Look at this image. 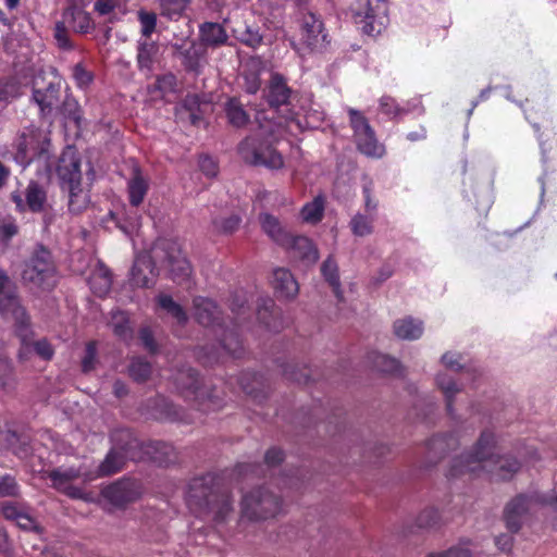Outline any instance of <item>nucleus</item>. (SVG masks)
Masks as SVG:
<instances>
[{
  "mask_svg": "<svg viewBox=\"0 0 557 557\" xmlns=\"http://www.w3.org/2000/svg\"><path fill=\"white\" fill-rule=\"evenodd\" d=\"M156 47L152 44H140L138 49V64L141 69H150Z\"/></svg>",
  "mask_w": 557,
  "mask_h": 557,
  "instance_id": "ea45409f",
  "label": "nucleus"
},
{
  "mask_svg": "<svg viewBox=\"0 0 557 557\" xmlns=\"http://www.w3.org/2000/svg\"><path fill=\"white\" fill-rule=\"evenodd\" d=\"M57 173L63 189L69 191V208L81 212L89 202L88 191L82 187L81 159L76 150L66 148L59 159Z\"/></svg>",
  "mask_w": 557,
  "mask_h": 557,
  "instance_id": "7ed1b4c3",
  "label": "nucleus"
},
{
  "mask_svg": "<svg viewBox=\"0 0 557 557\" xmlns=\"http://www.w3.org/2000/svg\"><path fill=\"white\" fill-rule=\"evenodd\" d=\"M33 98L44 114L50 113L59 103V89L49 84L45 90H34Z\"/></svg>",
  "mask_w": 557,
  "mask_h": 557,
  "instance_id": "5701e85b",
  "label": "nucleus"
},
{
  "mask_svg": "<svg viewBox=\"0 0 557 557\" xmlns=\"http://www.w3.org/2000/svg\"><path fill=\"white\" fill-rule=\"evenodd\" d=\"M325 200L324 197L319 195L311 201L305 203L300 210V218L305 223L317 224L324 214Z\"/></svg>",
  "mask_w": 557,
  "mask_h": 557,
  "instance_id": "393cba45",
  "label": "nucleus"
},
{
  "mask_svg": "<svg viewBox=\"0 0 557 557\" xmlns=\"http://www.w3.org/2000/svg\"><path fill=\"white\" fill-rule=\"evenodd\" d=\"M140 339L147 349H149L151 351L154 350L156 347H154L152 334L148 329H143L140 331Z\"/></svg>",
  "mask_w": 557,
  "mask_h": 557,
  "instance_id": "338daca9",
  "label": "nucleus"
},
{
  "mask_svg": "<svg viewBox=\"0 0 557 557\" xmlns=\"http://www.w3.org/2000/svg\"><path fill=\"white\" fill-rule=\"evenodd\" d=\"M393 329L398 338L407 341L417 339L423 333L422 322L410 317L396 320Z\"/></svg>",
  "mask_w": 557,
  "mask_h": 557,
  "instance_id": "6ab92c4d",
  "label": "nucleus"
},
{
  "mask_svg": "<svg viewBox=\"0 0 557 557\" xmlns=\"http://www.w3.org/2000/svg\"><path fill=\"white\" fill-rule=\"evenodd\" d=\"M20 94V85L15 82H0V102L14 98Z\"/></svg>",
  "mask_w": 557,
  "mask_h": 557,
  "instance_id": "09e8293b",
  "label": "nucleus"
},
{
  "mask_svg": "<svg viewBox=\"0 0 557 557\" xmlns=\"http://www.w3.org/2000/svg\"><path fill=\"white\" fill-rule=\"evenodd\" d=\"M176 381H177V384L180 385V387L183 391L187 389L191 394H195L196 398L199 397V393H198L199 381H198V377H197V373L194 370L187 369L185 371H182L178 374V376L176 377Z\"/></svg>",
  "mask_w": 557,
  "mask_h": 557,
  "instance_id": "473e14b6",
  "label": "nucleus"
},
{
  "mask_svg": "<svg viewBox=\"0 0 557 557\" xmlns=\"http://www.w3.org/2000/svg\"><path fill=\"white\" fill-rule=\"evenodd\" d=\"M0 311L7 319H12L15 322L18 336L21 337L23 345L26 346V341L30 333L28 330V318L17 297L14 295L2 297L0 299Z\"/></svg>",
  "mask_w": 557,
  "mask_h": 557,
  "instance_id": "9b49d317",
  "label": "nucleus"
},
{
  "mask_svg": "<svg viewBox=\"0 0 557 557\" xmlns=\"http://www.w3.org/2000/svg\"><path fill=\"white\" fill-rule=\"evenodd\" d=\"M175 86V77L173 75H164L157 79V88L161 91L172 90Z\"/></svg>",
  "mask_w": 557,
  "mask_h": 557,
  "instance_id": "680f3d73",
  "label": "nucleus"
},
{
  "mask_svg": "<svg viewBox=\"0 0 557 557\" xmlns=\"http://www.w3.org/2000/svg\"><path fill=\"white\" fill-rule=\"evenodd\" d=\"M226 115L232 125L242 127L248 122V115L242 104L236 99H231L226 103Z\"/></svg>",
  "mask_w": 557,
  "mask_h": 557,
  "instance_id": "c85d7f7f",
  "label": "nucleus"
},
{
  "mask_svg": "<svg viewBox=\"0 0 557 557\" xmlns=\"http://www.w3.org/2000/svg\"><path fill=\"white\" fill-rule=\"evenodd\" d=\"M244 87L247 92L255 94L260 87V79L257 74H250L244 76Z\"/></svg>",
  "mask_w": 557,
  "mask_h": 557,
  "instance_id": "052dcab7",
  "label": "nucleus"
},
{
  "mask_svg": "<svg viewBox=\"0 0 557 557\" xmlns=\"http://www.w3.org/2000/svg\"><path fill=\"white\" fill-rule=\"evenodd\" d=\"M281 502L268 491L257 490L243 499V515L249 520H265L281 512Z\"/></svg>",
  "mask_w": 557,
  "mask_h": 557,
  "instance_id": "1a4fd4ad",
  "label": "nucleus"
},
{
  "mask_svg": "<svg viewBox=\"0 0 557 557\" xmlns=\"http://www.w3.org/2000/svg\"><path fill=\"white\" fill-rule=\"evenodd\" d=\"M348 114L359 151L369 158H382L385 154V147L377 141L366 116L351 108L348 109Z\"/></svg>",
  "mask_w": 557,
  "mask_h": 557,
  "instance_id": "6e6552de",
  "label": "nucleus"
},
{
  "mask_svg": "<svg viewBox=\"0 0 557 557\" xmlns=\"http://www.w3.org/2000/svg\"><path fill=\"white\" fill-rule=\"evenodd\" d=\"M96 362V346L95 343H89L86 346V352L82 361L84 372H88L94 369Z\"/></svg>",
  "mask_w": 557,
  "mask_h": 557,
  "instance_id": "603ef678",
  "label": "nucleus"
},
{
  "mask_svg": "<svg viewBox=\"0 0 557 557\" xmlns=\"http://www.w3.org/2000/svg\"><path fill=\"white\" fill-rule=\"evenodd\" d=\"M239 39L242 42L252 48L260 46L262 42V36L250 27L246 28Z\"/></svg>",
  "mask_w": 557,
  "mask_h": 557,
  "instance_id": "8fccbe9b",
  "label": "nucleus"
},
{
  "mask_svg": "<svg viewBox=\"0 0 557 557\" xmlns=\"http://www.w3.org/2000/svg\"><path fill=\"white\" fill-rule=\"evenodd\" d=\"M139 495L137 484L132 480L113 483L102 490V496L114 506H123Z\"/></svg>",
  "mask_w": 557,
  "mask_h": 557,
  "instance_id": "ddd939ff",
  "label": "nucleus"
},
{
  "mask_svg": "<svg viewBox=\"0 0 557 557\" xmlns=\"http://www.w3.org/2000/svg\"><path fill=\"white\" fill-rule=\"evenodd\" d=\"M12 199L20 211L28 209L33 212H40L45 208L47 194L38 183L30 182L25 191V201L17 193L12 194Z\"/></svg>",
  "mask_w": 557,
  "mask_h": 557,
  "instance_id": "4468645a",
  "label": "nucleus"
},
{
  "mask_svg": "<svg viewBox=\"0 0 557 557\" xmlns=\"http://www.w3.org/2000/svg\"><path fill=\"white\" fill-rule=\"evenodd\" d=\"M521 467L515 458L500 456L493 432L484 431L471 454L465 456L454 467L455 473L486 471L498 480L511 478Z\"/></svg>",
  "mask_w": 557,
  "mask_h": 557,
  "instance_id": "f03ea898",
  "label": "nucleus"
},
{
  "mask_svg": "<svg viewBox=\"0 0 557 557\" xmlns=\"http://www.w3.org/2000/svg\"><path fill=\"white\" fill-rule=\"evenodd\" d=\"M152 256H136L131 281L136 287H150L156 283L157 273L152 259H163L171 277L174 281L183 282L188 278L191 268L187 259L183 256L181 246L173 240H159L152 248Z\"/></svg>",
  "mask_w": 557,
  "mask_h": 557,
  "instance_id": "f257e3e1",
  "label": "nucleus"
},
{
  "mask_svg": "<svg viewBox=\"0 0 557 557\" xmlns=\"http://www.w3.org/2000/svg\"><path fill=\"white\" fill-rule=\"evenodd\" d=\"M380 109L389 117H396L405 112V110L400 108L393 98L387 96L380 99Z\"/></svg>",
  "mask_w": 557,
  "mask_h": 557,
  "instance_id": "a19ab883",
  "label": "nucleus"
},
{
  "mask_svg": "<svg viewBox=\"0 0 557 557\" xmlns=\"http://www.w3.org/2000/svg\"><path fill=\"white\" fill-rule=\"evenodd\" d=\"M22 278L32 287L48 289L55 284V271L50 252L38 246L22 271Z\"/></svg>",
  "mask_w": 557,
  "mask_h": 557,
  "instance_id": "39448f33",
  "label": "nucleus"
},
{
  "mask_svg": "<svg viewBox=\"0 0 557 557\" xmlns=\"http://www.w3.org/2000/svg\"><path fill=\"white\" fill-rule=\"evenodd\" d=\"M89 5V0H70V4L63 13V20L75 32L88 33L94 28V23L85 8Z\"/></svg>",
  "mask_w": 557,
  "mask_h": 557,
  "instance_id": "f8f14e48",
  "label": "nucleus"
},
{
  "mask_svg": "<svg viewBox=\"0 0 557 557\" xmlns=\"http://www.w3.org/2000/svg\"><path fill=\"white\" fill-rule=\"evenodd\" d=\"M304 112H305V117H306V127H309V128H315L319 126L320 122L323 120V114L322 112L318 111V110H306L305 108H302Z\"/></svg>",
  "mask_w": 557,
  "mask_h": 557,
  "instance_id": "6e6d98bb",
  "label": "nucleus"
},
{
  "mask_svg": "<svg viewBox=\"0 0 557 557\" xmlns=\"http://www.w3.org/2000/svg\"><path fill=\"white\" fill-rule=\"evenodd\" d=\"M110 324L113 329V332L119 337L126 338L131 333V329L128 326V317L123 311L112 312Z\"/></svg>",
  "mask_w": 557,
  "mask_h": 557,
  "instance_id": "c9c22d12",
  "label": "nucleus"
},
{
  "mask_svg": "<svg viewBox=\"0 0 557 557\" xmlns=\"http://www.w3.org/2000/svg\"><path fill=\"white\" fill-rule=\"evenodd\" d=\"M436 384L440 387V389L443 392V394L447 400V407H448V409H450L451 398L454 397V395H456L460 391L459 385L447 373L437 374Z\"/></svg>",
  "mask_w": 557,
  "mask_h": 557,
  "instance_id": "c756f323",
  "label": "nucleus"
},
{
  "mask_svg": "<svg viewBox=\"0 0 557 557\" xmlns=\"http://www.w3.org/2000/svg\"><path fill=\"white\" fill-rule=\"evenodd\" d=\"M73 77L78 87L85 88L87 87L92 79L91 74L86 71L81 64H76L73 67Z\"/></svg>",
  "mask_w": 557,
  "mask_h": 557,
  "instance_id": "de8ad7c7",
  "label": "nucleus"
},
{
  "mask_svg": "<svg viewBox=\"0 0 557 557\" xmlns=\"http://www.w3.org/2000/svg\"><path fill=\"white\" fill-rule=\"evenodd\" d=\"M386 11L387 8L383 0H358L355 20L363 33L373 36L384 27Z\"/></svg>",
  "mask_w": 557,
  "mask_h": 557,
  "instance_id": "9d476101",
  "label": "nucleus"
},
{
  "mask_svg": "<svg viewBox=\"0 0 557 557\" xmlns=\"http://www.w3.org/2000/svg\"><path fill=\"white\" fill-rule=\"evenodd\" d=\"M208 481H212V478L210 475L203 476V478H199V479H195L191 482V484L189 486V492H188V504H189V506L193 505L194 499H196V498H198L200 496H207V494L205 492H201V494H198L197 491L200 487H203L205 484Z\"/></svg>",
  "mask_w": 557,
  "mask_h": 557,
  "instance_id": "49530a36",
  "label": "nucleus"
},
{
  "mask_svg": "<svg viewBox=\"0 0 557 557\" xmlns=\"http://www.w3.org/2000/svg\"><path fill=\"white\" fill-rule=\"evenodd\" d=\"M321 273L333 288L335 296L341 300L342 292L337 263L332 258H327L321 267Z\"/></svg>",
  "mask_w": 557,
  "mask_h": 557,
  "instance_id": "cd10ccee",
  "label": "nucleus"
},
{
  "mask_svg": "<svg viewBox=\"0 0 557 557\" xmlns=\"http://www.w3.org/2000/svg\"><path fill=\"white\" fill-rule=\"evenodd\" d=\"M530 499L525 496H519L509 503L506 507L505 518L507 527L511 531H517L520 527V518L529 509Z\"/></svg>",
  "mask_w": 557,
  "mask_h": 557,
  "instance_id": "aec40b11",
  "label": "nucleus"
},
{
  "mask_svg": "<svg viewBox=\"0 0 557 557\" xmlns=\"http://www.w3.org/2000/svg\"><path fill=\"white\" fill-rule=\"evenodd\" d=\"M115 7L114 0H98L95 4V10L101 14L106 15L110 13Z\"/></svg>",
  "mask_w": 557,
  "mask_h": 557,
  "instance_id": "0e129e2a",
  "label": "nucleus"
},
{
  "mask_svg": "<svg viewBox=\"0 0 557 557\" xmlns=\"http://www.w3.org/2000/svg\"><path fill=\"white\" fill-rule=\"evenodd\" d=\"M442 362L445 366V368L450 371H458L461 368V364L459 362V356L456 354H445L442 357Z\"/></svg>",
  "mask_w": 557,
  "mask_h": 557,
  "instance_id": "13d9d810",
  "label": "nucleus"
},
{
  "mask_svg": "<svg viewBox=\"0 0 557 557\" xmlns=\"http://www.w3.org/2000/svg\"><path fill=\"white\" fill-rule=\"evenodd\" d=\"M496 545L502 549L506 550L511 546V537L508 535H502L496 539Z\"/></svg>",
  "mask_w": 557,
  "mask_h": 557,
  "instance_id": "774afa93",
  "label": "nucleus"
},
{
  "mask_svg": "<svg viewBox=\"0 0 557 557\" xmlns=\"http://www.w3.org/2000/svg\"><path fill=\"white\" fill-rule=\"evenodd\" d=\"M112 280L109 270L99 264L89 277V285L92 293L99 297L107 295L111 288Z\"/></svg>",
  "mask_w": 557,
  "mask_h": 557,
  "instance_id": "b1692460",
  "label": "nucleus"
},
{
  "mask_svg": "<svg viewBox=\"0 0 557 557\" xmlns=\"http://www.w3.org/2000/svg\"><path fill=\"white\" fill-rule=\"evenodd\" d=\"M265 462L268 466H274L283 460V451L277 448H271L265 454Z\"/></svg>",
  "mask_w": 557,
  "mask_h": 557,
  "instance_id": "e2e57ef3",
  "label": "nucleus"
},
{
  "mask_svg": "<svg viewBox=\"0 0 557 557\" xmlns=\"http://www.w3.org/2000/svg\"><path fill=\"white\" fill-rule=\"evenodd\" d=\"M428 557H473L469 543H460L445 552L431 553Z\"/></svg>",
  "mask_w": 557,
  "mask_h": 557,
  "instance_id": "4c0bfd02",
  "label": "nucleus"
},
{
  "mask_svg": "<svg viewBox=\"0 0 557 557\" xmlns=\"http://www.w3.org/2000/svg\"><path fill=\"white\" fill-rule=\"evenodd\" d=\"M199 107V98L196 95L187 96L180 110H187L189 112V120L193 124L199 121L198 114L195 109Z\"/></svg>",
  "mask_w": 557,
  "mask_h": 557,
  "instance_id": "c03bdc74",
  "label": "nucleus"
},
{
  "mask_svg": "<svg viewBox=\"0 0 557 557\" xmlns=\"http://www.w3.org/2000/svg\"><path fill=\"white\" fill-rule=\"evenodd\" d=\"M148 190V181L136 170L134 176L128 182V197L131 206L134 208L124 209L122 213H110V218L115 222L120 228L134 244L135 236L140 228V215L138 214V207Z\"/></svg>",
  "mask_w": 557,
  "mask_h": 557,
  "instance_id": "20e7f679",
  "label": "nucleus"
},
{
  "mask_svg": "<svg viewBox=\"0 0 557 557\" xmlns=\"http://www.w3.org/2000/svg\"><path fill=\"white\" fill-rule=\"evenodd\" d=\"M189 0H160L161 13L170 18H177L186 10Z\"/></svg>",
  "mask_w": 557,
  "mask_h": 557,
  "instance_id": "f704fd0d",
  "label": "nucleus"
},
{
  "mask_svg": "<svg viewBox=\"0 0 557 557\" xmlns=\"http://www.w3.org/2000/svg\"><path fill=\"white\" fill-rule=\"evenodd\" d=\"M2 515L10 520H17L18 516L22 513L16 506L13 504H4L1 506Z\"/></svg>",
  "mask_w": 557,
  "mask_h": 557,
  "instance_id": "69168bd1",
  "label": "nucleus"
},
{
  "mask_svg": "<svg viewBox=\"0 0 557 557\" xmlns=\"http://www.w3.org/2000/svg\"><path fill=\"white\" fill-rule=\"evenodd\" d=\"M34 349L44 359H50L53 356V349L46 339L36 342Z\"/></svg>",
  "mask_w": 557,
  "mask_h": 557,
  "instance_id": "4d7b16f0",
  "label": "nucleus"
},
{
  "mask_svg": "<svg viewBox=\"0 0 557 557\" xmlns=\"http://www.w3.org/2000/svg\"><path fill=\"white\" fill-rule=\"evenodd\" d=\"M375 366L383 372L396 373L399 370V362L385 355H379L375 359Z\"/></svg>",
  "mask_w": 557,
  "mask_h": 557,
  "instance_id": "37998d69",
  "label": "nucleus"
},
{
  "mask_svg": "<svg viewBox=\"0 0 557 557\" xmlns=\"http://www.w3.org/2000/svg\"><path fill=\"white\" fill-rule=\"evenodd\" d=\"M302 38L308 46H317L320 41L325 39L322 29V22L313 14H308L302 21Z\"/></svg>",
  "mask_w": 557,
  "mask_h": 557,
  "instance_id": "412c9836",
  "label": "nucleus"
},
{
  "mask_svg": "<svg viewBox=\"0 0 557 557\" xmlns=\"http://www.w3.org/2000/svg\"><path fill=\"white\" fill-rule=\"evenodd\" d=\"M273 287L276 294L283 298H294L299 290L297 281L293 274L283 268L276 269L273 273Z\"/></svg>",
  "mask_w": 557,
  "mask_h": 557,
  "instance_id": "f3484780",
  "label": "nucleus"
},
{
  "mask_svg": "<svg viewBox=\"0 0 557 557\" xmlns=\"http://www.w3.org/2000/svg\"><path fill=\"white\" fill-rule=\"evenodd\" d=\"M196 319L206 326L213 323L218 313L215 304L207 298L198 297L194 299Z\"/></svg>",
  "mask_w": 557,
  "mask_h": 557,
  "instance_id": "a878e982",
  "label": "nucleus"
},
{
  "mask_svg": "<svg viewBox=\"0 0 557 557\" xmlns=\"http://www.w3.org/2000/svg\"><path fill=\"white\" fill-rule=\"evenodd\" d=\"M158 304L162 309H164L168 313L175 318L178 323H184L186 321V313L178 304L173 301V299L170 296L160 295L158 297Z\"/></svg>",
  "mask_w": 557,
  "mask_h": 557,
  "instance_id": "72a5a7b5",
  "label": "nucleus"
},
{
  "mask_svg": "<svg viewBox=\"0 0 557 557\" xmlns=\"http://www.w3.org/2000/svg\"><path fill=\"white\" fill-rule=\"evenodd\" d=\"M290 90L286 83L278 75H274L271 79L269 88V102L271 106L278 107L287 102Z\"/></svg>",
  "mask_w": 557,
  "mask_h": 557,
  "instance_id": "bb28decb",
  "label": "nucleus"
},
{
  "mask_svg": "<svg viewBox=\"0 0 557 557\" xmlns=\"http://www.w3.org/2000/svg\"><path fill=\"white\" fill-rule=\"evenodd\" d=\"M259 223L262 231L276 244L283 246L288 245L290 242V234L283 226L281 221L268 213H261L259 215Z\"/></svg>",
  "mask_w": 557,
  "mask_h": 557,
  "instance_id": "dca6fc26",
  "label": "nucleus"
},
{
  "mask_svg": "<svg viewBox=\"0 0 557 557\" xmlns=\"http://www.w3.org/2000/svg\"><path fill=\"white\" fill-rule=\"evenodd\" d=\"M79 475H81V473L78 471H74V470L60 471V470H58V471H53L50 476H51L53 485L57 488L62 490L63 492H65L69 496H71L73 498H82V499L89 502L92 498L88 494L84 493L78 487L66 484L70 480L78 478Z\"/></svg>",
  "mask_w": 557,
  "mask_h": 557,
  "instance_id": "a211bd4d",
  "label": "nucleus"
},
{
  "mask_svg": "<svg viewBox=\"0 0 557 557\" xmlns=\"http://www.w3.org/2000/svg\"><path fill=\"white\" fill-rule=\"evenodd\" d=\"M17 233V226L12 221L0 222V239L10 240Z\"/></svg>",
  "mask_w": 557,
  "mask_h": 557,
  "instance_id": "5fc2aeb1",
  "label": "nucleus"
},
{
  "mask_svg": "<svg viewBox=\"0 0 557 557\" xmlns=\"http://www.w3.org/2000/svg\"><path fill=\"white\" fill-rule=\"evenodd\" d=\"M292 251V256L295 259H299L307 264H313L319 259V252L314 244L305 236L293 237L290 235V242L288 245H283Z\"/></svg>",
  "mask_w": 557,
  "mask_h": 557,
  "instance_id": "2eb2a0df",
  "label": "nucleus"
},
{
  "mask_svg": "<svg viewBox=\"0 0 557 557\" xmlns=\"http://www.w3.org/2000/svg\"><path fill=\"white\" fill-rule=\"evenodd\" d=\"M139 21L141 24V32L145 36H150L154 30L157 16L154 13L139 12Z\"/></svg>",
  "mask_w": 557,
  "mask_h": 557,
  "instance_id": "a18cd8bd",
  "label": "nucleus"
},
{
  "mask_svg": "<svg viewBox=\"0 0 557 557\" xmlns=\"http://www.w3.org/2000/svg\"><path fill=\"white\" fill-rule=\"evenodd\" d=\"M240 224V218L231 214L224 218H216L212 221L214 232L219 234H232Z\"/></svg>",
  "mask_w": 557,
  "mask_h": 557,
  "instance_id": "2f4dec72",
  "label": "nucleus"
},
{
  "mask_svg": "<svg viewBox=\"0 0 557 557\" xmlns=\"http://www.w3.org/2000/svg\"><path fill=\"white\" fill-rule=\"evenodd\" d=\"M65 22L64 20L62 22L57 23L55 30H54V37L60 48H69L70 41L67 37V33L65 29Z\"/></svg>",
  "mask_w": 557,
  "mask_h": 557,
  "instance_id": "864d4df0",
  "label": "nucleus"
},
{
  "mask_svg": "<svg viewBox=\"0 0 557 557\" xmlns=\"http://www.w3.org/2000/svg\"><path fill=\"white\" fill-rule=\"evenodd\" d=\"M240 158L248 164L280 170L284 165L283 157L271 145L255 136L245 138L238 147Z\"/></svg>",
  "mask_w": 557,
  "mask_h": 557,
  "instance_id": "0eeeda50",
  "label": "nucleus"
},
{
  "mask_svg": "<svg viewBox=\"0 0 557 557\" xmlns=\"http://www.w3.org/2000/svg\"><path fill=\"white\" fill-rule=\"evenodd\" d=\"M200 38L205 45L216 47L226 42L227 34L218 23H205L200 26Z\"/></svg>",
  "mask_w": 557,
  "mask_h": 557,
  "instance_id": "4be33fe9",
  "label": "nucleus"
},
{
  "mask_svg": "<svg viewBox=\"0 0 557 557\" xmlns=\"http://www.w3.org/2000/svg\"><path fill=\"white\" fill-rule=\"evenodd\" d=\"M16 524L23 529V530H27V531H30V530H35V531H38V525L36 523V521L28 515L22 512L17 520H16Z\"/></svg>",
  "mask_w": 557,
  "mask_h": 557,
  "instance_id": "bf43d9fd",
  "label": "nucleus"
},
{
  "mask_svg": "<svg viewBox=\"0 0 557 557\" xmlns=\"http://www.w3.org/2000/svg\"><path fill=\"white\" fill-rule=\"evenodd\" d=\"M49 146L50 141L45 135L30 129L16 139L14 160L23 168H26L35 159L42 161L46 166H50Z\"/></svg>",
  "mask_w": 557,
  "mask_h": 557,
  "instance_id": "423d86ee",
  "label": "nucleus"
},
{
  "mask_svg": "<svg viewBox=\"0 0 557 557\" xmlns=\"http://www.w3.org/2000/svg\"><path fill=\"white\" fill-rule=\"evenodd\" d=\"M199 168L202 173L209 177H213L218 173V164L213 158L203 156L199 159Z\"/></svg>",
  "mask_w": 557,
  "mask_h": 557,
  "instance_id": "3c124183",
  "label": "nucleus"
},
{
  "mask_svg": "<svg viewBox=\"0 0 557 557\" xmlns=\"http://www.w3.org/2000/svg\"><path fill=\"white\" fill-rule=\"evenodd\" d=\"M350 226L356 236H366L372 232V220L362 214H356L350 221Z\"/></svg>",
  "mask_w": 557,
  "mask_h": 557,
  "instance_id": "e433bc0d",
  "label": "nucleus"
},
{
  "mask_svg": "<svg viewBox=\"0 0 557 557\" xmlns=\"http://www.w3.org/2000/svg\"><path fill=\"white\" fill-rule=\"evenodd\" d=\"M124 463L123 456L112 450L110 451L103 462L98 468V474L99 475H108L117 472L120 469H122Z\"/></svg>",
  "mask_w": 557,
  "mask_h": 557,
  "instance_id": "7c9ffc66",
  "label": "nucleus"
},
{
  "mask_svg": "<svg viewBox=\"0 0 557 557\" xmlns=\"http://www.w3.org/2000/svg\"><path fill=\"white\" fill-rule=\"evenodd\" d=\"M151 373V367L143 359H134L129 367V374L136 381H145Z\"/></svg>",
  "mask_w": 557,
  "mask_h": 557,
  "instance_id": "58836bf2",
  "label": "nucleus"
},
{
  "mask_svg": "<svg viewBox=\"0 0 557 557\" xmlns=\"http://www.w3.org/2000/svg\"><path fill=\"white\" fill-rule=\"evenodd\" d=\"M18 493V485L14 478L4 475L0 478V497L15 496Z\"/></svg>",
  "mask_w": 557,
  "mask_h": 557,
  "instance_id": "79ce46f5",
  "label": "nucleus"
}]
</instances>
